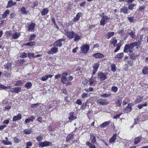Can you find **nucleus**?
<instances>
[{"instance_id": "bb28decb", "label": "nucleus", "mask_w": 148, "mask_h": 148, "mask_svg": "<svg viewBox=\"0 0 148 148\" xmlns=\"http://www.w3.org/2000/svg\"><path fill=\"white\" fill-rule=\"evenodd\" d=\"M123 53H118L115 56V58H119V59H121L123 56Z\"/></svg>"}, {"instance_id": "a19ab883", "label": "nucleus", "mask_w": 148, "mask_h": 148, "mask_svg": "<svg viewBox=\"0 0 148 148\" xmlns=\"http://www.w3.org/2000/svg\"><path fill=\"white\" fill-rule=\"evenodd\" d=\"M73 137V135L70 134L68 135L66 138V141H69L72 139Z\"/></svg>"}, {"instance_id": "052dcab7", "label": "nucleus", "mask_w": 148, "mask_h": 148, "mask_svg": "<svg viewBox=\"0 0 148 148\" xmlns=\"http://www.w3.org/2000/svg\"><path fill=\"white\" fill-rule=\"evenodd\" d=\"M122 103V101L121 100H118L116 103V106L118 107H120Z\"/></svg>"}, {"instance_id": "680f3d73", "label": "nucleus", "mask_w": 148, "mask_h": 148, "mask_svg": "<svg viewBox=\"0 0 148 148\" xmlns=\"http://www.w3.org/2000/svg\"><path fill=\"white\" fill-rule=\"evenodd\" d=\"M105 22V21L102 19L100 21V25L104 26L106 23Z\"/></svg>"}, {"instance_id": "37998d69", "label": "nucleus", "mask_w": 148, "mask_h": 148, "mask_svg": "<svg viewBox=\"0 0 148 148\" xmlns=\"http://www.w3.org/2000/svg\"><path fill=\"white\" fill-rule=\"evenodd\" d=\"M10 14V11L9 10H7L4 12V14H2L4 18H5Z\"/></svg>"}, {"instance_id": "72a5a7b5", "label": "nucleus", "mask_w": 148, "mask_h": 148, "mask_svg": "<svg viewBox=\"0 0 148 148\" xmlns=\"http://www.w3.org/2000/svg\"><path fill=\"white\" fill-rule=\"evenodd\" d=\"M11 66L12 64L10 63H8L4 65L5 68L7 69H9L11 67Z\"/></svg>"}, {"instance_id": "2eb2a0df", "label": "nucleus", "mask_w": 148, "mask_h": 148, "mask_svg": "<svg viewBox=\"0 0 148 148\" xmlns=\"http://www.w3.org/2000/svg\"><path fill=\"white\" fill-rule=\"evenodd\" d=\"M93 56L95 58H104V56L100 53H97L93 54Z\"/></svg>"}, {"instance_id": "412c9836", "label": "nucleus", "mask_w": 148, "mask_h": 148, "mask_svg": "<svg viewBox=\"0 0 148 148\" xmlns=\"http://www.w3.org/2000/svg\"><path fill=\"white\" fill-rule=\"evenodd\" d=\"M116 134H114L112 137L109 140V143H113L116 139Z\"/></svg>"}, {"instance_id": "e2e57ef3", "label": "nucleus", "mask_w": 148, "mask_h": 148, "mask_svg": "<svg viewBox=\"0 0 148 148\" xmlns=\"http://www.w3.org/2000/svg\"><path fill=\"white\" fill-rule=\"evenodd\" d=\"M48 79V77L47 75H46L45 76H43L41 79L42 81H44L47 80Z\"/></svg>"}, {"instance_id": "f3484780", "label": "nucleus", "mask_w": 148, "mask_h": 148, "mask_svg": "<svg viewBox=\"0 0 148 148\" xmlns=\"http://www.w3.org/2000/svg\"><path fill=\"white\" fill-rule=\"evenodd\" d=\"M36 25L34 23H32L28 25V31H32L34 29Z\"/></svg>"}, {"instance_id": "5701e85b", "label": "nucleus", "mask_w": 148, "mask_h": 148, "mask_svg": "<svg viewBox=\"0 0 148 148\" xmlns=\"http://www.w3.org/2000/svg\"><path fill=\"white\" fill-rule=\"evenodd\" d=\"M114 32H109L107 33L106 36V37L107 39H109L114 35Z\"/></svg>"}, {"instance_id": "4c0bfd02", "label": "nucleus", "mask_w": 148, "mask_h": 148, "mask_svg": "<svg viewBox=\"0 0 148 148\" xmlns=\"http://www.w3.org/2000/svg\"><path fill=\"white\" fill-rule=\"evenodd\" d=\"M14 92L18 93L21 91V88L20 87H16L14 88Z\"/></svg>"}, {"instance_id": "393cba45", "label": "nucleus", "mask_w": 148, "mask_h": 148, "mask_svg": "<svg viewBox=\"0 0 148 148\" xmlns=\"http://www.w3.org/2000/svg\"><path fill=\"white\" fill-rule=\"evenodd\" d=\"M74 112H71L70 113V116L69 118V120L72 121L76 118V116H74L73 115Z\"/></svg>"}, {"instance_id": "4be33fe9", "label": "nucleus", "mask_w": 148, "mask_h": 148, "mask_svg": "<svg viewBox=\"0 0 148 148\" xmlns=\"http://www.w3.org/2000/svg\"><path fill=\"white\" fill-rule=\"evenodd\" d=\"M142 72L144 75L148 74V67L147 66L144 67L142 69Z\"/></svg>"}, {"instance_id": "09e8293b", "label": "nucleus", "mask_w": 148, "mask_h": 148, "mask_svg": "<svg viewBox=\"0 0 148 148\" xmlns=\"http://www.w3.org/2000/svg\"><path fill=\"white\" fill-rule=\"evenodd\" d=\"M32 86V84L30 82H28L25 85V87H26L27 89L30 88Z\"/></svg>"}, {"instance_id": "b1692460", "label": "nucleus", "mask_w": 148, "mask_h": 148, "mask_svg": "<svg viewBox=\"0 0 148 148\" xmlns=\"http://www.w3.org/2000/svg\"><path fill=\"white\" fill-rule=\"evenodd\" d=\"M141 136H139L136 137L134 141V143L135 144H137L139 143L141 140Z\"/></svg>"}, {"instance_id": "79ce46f5", "label": "nucleus", "mask_w": 148, "mask_h": 148, "mask_svg": "<svg viewBox=\"0 0 148 148\" xmlns=\"http://www.w3.org/2000/svg\"><path fill=\"white\" fill-rule=\"evenodd\" d=\"M111 93L109 94H103L101 95L100 96L101 97H104V98H108L111 95Z\"/></svg>"}, {"instance_id": "e433bc0d", "label": "nucleus", "mask_w": 148, "mask_h": 148, "mask_svg": "<svg viewBox=\"0 0 148 148\" xmlns=\"http://www.w3.org/2000/svg\"><path fill=\"white\" fill-rule=\"evenodd\" d=\"M86 144L90 148H96V147L95 145L90 143L89 141L86 142Z\"/></svg>"}, {"instance_id": "dca6fc26", "label": "nucleus", "mask_w": 148, "mask_h": 148, "mask_svg": "<svg viewBox=\"0 0 148 148\" xmlns=\"http://www.w3.org/2000/svg\"><path fill=\"white\" fill-rule=\"evenodd\" d=\"M16 4V2H13L12 0H10L8 2L6 8H10L12 6L15 5Z\"/></svg>"}, {"instance_id": "6e6d98bb", "label": "nucleus", "mask_w": 148, "mask_h": 148, "mask_svg": "<svg viewBox=\"0 0 148 148\" xmlns=\"http://www.w3.org/2000/svg\"><path fill=\"white\" fill-rule=\"evenodd\" d=\"M121 11L124 13H126L127 12L128 10L126 7H124L121 9Z\"/></svg>"}, {"instance_id": "2f4dec72", "label": "nucleus", "mask_w": 148, "mask_h": 148, "mask_svg": "<svg viewBox=\"0 0 148 148\" xmlns=\"http://www.w3.org/2000/svg\"><path fill=\"white\" fill-rule=\"evenodd\" d=\"M130 52V49L128 44L126 45L124 47V52L125 53H127Z\"/></svg>"}, {"instance_id": "bf43d9fd", "label": "nucleus", "mask_w": 148, "mask_h": 148, "mask_svg": "<svg viewBox=\"0 0 148 148\" xmlns=\"http://www.w3.org/2000/svg\"><path fill=\"white\" fill-rule=\"evenodd\" d=\"M43 138V137L41 136L40 135L37 136L36 138V139L39 141H40L42 140Z\"/></svg>"}, {"instance_id": "f257e3e1", "label": "nucleus", "mask_w": 148, "mask_h": 148, "mask_svg": "<svg viewBox=\"0 0 148 148\" xmlns=\"http://www.w3.org/2000/svg\"><path fill=\"white\" fill-rule=\"evenodd\" d=\"M68 75V73H63L62 74V77L61 78V82L63 83H66V82L72 80L73 79V77L71 76H69L67 78L66 76Z\"/></svg>"}, {"instance_id": "5fc2aeb1", "label": "nucleus", "mask_w": 148, "mask_h": 148, "mask_svg": "<svg viewBox=\"0 0 148 148\" xmlns=\"http://www.w3.org/2000/svg\"><path fill=\"white\" fill-rule=\"evenodd\" d=\"M36 35L34 34H33L30 36L29 40H34L36 38Z\"/></svg>"}, {"instance_id": "a18cd8bd", "label": "nucleus", "mask_w": 148, "mask_h": 148, "mask_svg": "<svg viewBox=\"0 0 148 148\" xmlns=\"http://www.w3.org/2000/svg\"><path fill=\"white\" fill-rule=\"evenodd\" d=\"M111 71L113 72H114L116 71V67L114 64H112L111 66Z\"/></svg>"}, {"instance_id": "cd10ccee", "label": "nucleus", "mask_w": 148, "mask_h": 148, "mask_svg": "<svg viewBox=\"0 0 148 148\" xmlns=\"http://www.w3.org/2000/svg\"><path fill=\"white\" fill-rule=\"evenodd\" d=\"M74 36L75 38L74 40L75 42L78 41L81 38V36L76 33L75 34Z\"/></svg>"}, {"instance_id": "ea45409f", "label": "nucleus", "mask_w": 148, "mask_h": 148, "mask_svg": "<svg viewBox=\"0 0 148 148\" xmlns=\"http://www.w3.org/2000/svg\"><path fill=\"white\" fill-rule=\"evenodd\" d=\"M129 46V48L130 49V53L132 52L133 50V48L134 47L133 43H132L130 45L128 44Z\"/></svg>"}, {"instance_id": "7ed1b4c3", "label": "nucleus", "mask_w": 148, "mask_h": 148, "mask_svg": "<svg viewBox=\"0 0 148 148\" xmlns=\"http://www.w3.org/2000/svg\"><path fill=\"white\" fill-rule=\"evenodd\" d=\"M51 142L47 141L41 142L39 143V147H41L49 146L51 145Z\"/></svg>"}, {"instance_id": "69168bd1", "label": "nucleus", "mask_w": 148, "mask_h": 148, "mask_svg": "<svg viewBox=\"0 0 148 148\" xmlns=\"http://www.w3.org/2000/svg\"><path fill=\"white\" fill-rule=\"evenodd\" d=\"M102 19L106 21L110 19V17L107 16L105 15L103 17V18Z\"/></svg>"}, {"instance_id": "9d476101", "label": "nucleus", "mask_w": 148, "mask_h": 148, "mask_svg": "<svg viewBox=\"0 0 148 148\" xmlns=\"http://www.w3.org/2000/svg\"><path fill=\"white\" fill-rule=\"evenodd\" d=\"M82 13L81 12L78 13L76 15V16L73 19V22H76L78 21L80 17L82 15Z\"/></svg>"}, {"instance_id": "774afa93", "label": "nucleus", "mask_w": 148, "mask_h": 148, "mask_svg": "<svg viewBox=\"0 0 148 148\" xmlns=\"http://www.w3.org/2000/svg\"><path fill=\"white\" fill-rule=\"evenodd\" d=\"M145 8V5L140 6L139 8V10L140 11H141L142 10H144Z\"/></svg>"}, {"instance_id": "603ef678", "label": "nucleus", "mask_w": 148, "mask_h": 148, "mask_svg": "<svg viewBox=\"0 0 148 148\" xmlns=\"http://www.w3.org/2000/svg\"><path fill=\"white\" fill-rule=\"evenodd\" d=\"M22 83H23L22 81L21 80H19L17 81L14 85L16 86H19L21 85Z\"/></svg>"}, {"instance_id": "13d9d810", "label": "nucleus", "mask_w": 148, "mask_h": 148, "mask_svg": "<svg viewBox=\"0 0 148 148\" xmlns=\"http://www.w3.org/2000/svg\"><path fill=\"white\" fill-rule=\"evenodd\" d=\"M111 90L112 91L116 92L118 90V88L116 86H112L111 88Z\"/></svg>"}, {"instance_id": "39448f33", "label": "nucleus", "mask_w": 148, "mask_h": 148, "mask_svg": "<svg viewBox=\"0 0 148 148\" xmlns=\"http://www.w3.org/2000/svg\"><path fill=\"white\" fill-rule=\"evenodd\" d=\"M97 103L102 105H106L108 103L106 99H100L97 100Z\"/></svg>"}, {"instance_id": "f8f14e48", "label": "nucleus", "mask_w": 148, "mask_h": 148, "mask_svg": "<svg viewBox=\"0 0 148 148\" xmlns=\"http://www.w3.org/2000/svg\"><path fill=\"white\" fill-rule=\"evenodd\" d=\"M35 119V117L34 116H31L30 117V118L27 119L25 121V123L26 124L27 123H29L31 121L33 122Z\"/></svg>"}, {"instance_id": "423d86ee", "label": "nucleus", "mask_w": 148, "mask_h": 148, "mask_svg": "<svg viewBox=\"0 0 148 148\" xmlns=\"http://www.w3.org/2000/svg\"><path fill=\"white\" fill-rule=\"evenodd\" d=\"M99 66V64L98 62L93 64L92 68L93 69L92 76L94 75L97 71V70Z\"/></svg>"}, {"instance_id": "0e129e2a", "label": "nucleus", "mask_w": 148, "mask_h": 148, "mask_svg": "<svg viewBox=\"0 0 148 148\" xmlns=\"http://www.w3.org/2000/svg\"><path fill=\"white\" fill-rule=\"evenodd\" d=\"M86 107V103L84 102L83 103V104L81 107V109H84Z\"/></svg>"}, {"instance_id": "6ab92c4d", "label": "nucleus", "mask_w": 148, "mask_h": 148, "mask_svg": "<svg viewBox=\"0 0 148 148\" xmlns=\"http://www.w3.org/2000/svg\"><path fill=\"white\" fill-rule=\"evenodd\" d=\"M10 35L12 36L11 37L12 38L14 39H16L20 36V34L18 33H15L13 35L11 33L10 34Z\"/></svg>"}, {"instance_id": "4d7b16f0", "label": "nucleus", "mask_w": 148, "mask_h": 148, "mask_svg": "<svg viewBox=\"0 0 148 148\" xmlns=\"http://www.w3.org/2000/svg\"><path fill=\"white\" fill-rule=\"evenodd\" d=\"M135 6V5L132 4L129 5L128 8L129 10H132Z\"/></svg>"}, {"instance_id": "c9c22d12", "label": "nucleus", "mask_w": 148, "mask_h": 148, "mask_svg": "<svg viewBox=\"0 0 148 148\" xmlns=\"http://www.w3.org/2000/svg\"><path fill=\"white\" fill-rule=\"evenodd\" d=\"M138 55H136L134 53H130V56L131 58L132 59H134L136 58V57L138 56Z\"/></svg>"}, {"instance_id": "a878e982", "label": "nucleus", "mask_w": 148, "mask_h": 148, "mask_svg": "<svg viewBox=\"0 0 148 148\" xmlns=\"http://www.w3.org/2000/svg\"><path fill=\"white\" fill-rule=\"evenodd\" d=\"M62 45V43L58 40H57L53 44V45L55 47H61Z\"/></svg>"}, {"instance_id": "58836bf2", "label": "nucleus", "mask_w": 148, "mask_h": 148, "mask_svg": "<svg viewBox=\"0 0 148 148\" xmlns=\"http://www.w3.org/2000/svg\"><path fill=\"white\" fill-rule=\"evenodd\" d=\"M90 139L91 142L93 143H95L96 142V138L93 135H90Z\"/></svg>"}, {"instance_id": "3c124183", "label": "nucleus", "mask_w": 148, "mask_h": 148, "mask_svg": "<svg viewBox=\"0 0 148 148\" xmlns=\"http://www.w3.org/2000/svg\"><path fill=\"white\" fill-rule=\"evenodd\" d=\"M13 140L14 142L15 143H18L20 142L21 141L20 139H19L18 138L16 137H14L13 138Z\"/></svg>"}, {"instance_id": "20e7f679", "label": "nucleus", "mask_w": 148, "mask_h": 148, "mask_svg": "<svg viewBox=\"0 0 148 148\" xmlns=\"http://www.w3.org/2000/svg\"><path fill=\"white\" fill-rule=\"evenodd\" d=\"M97 76L101 80H104L107 78L106 75L101 72H98Z\"/></svg>"}, {"instance_id": "473e14b6", "label": "nucleus", "mask_w": 148, "mask_h": 148, "mask_svg": "<svg viewBox=\"0 0 148 148\" xmlns=\"http://www.w3.org/2000/svg\"><path fill=\"white\" fill-rule=\"evenodd\" d=\"M117 40L116 39L115 37H113L110 40V42L111 44H116L117 42Z\"/></svg>"}, {"instance_id": "8fccbe9b", "label": "nucleus", "mask_w": 148, "mask_h": 148, "mask_svg": "<svg viewBox=\"0 0 148 148\" xmlns=\"http://www.w3.org/2000/svg\"><path fill=\"white\" fill-rule=\"evenodd\" d=\"M95 78L92 76L90 79V85H92L95 81Z\"/></svg>"}, {"instance_id": "ddd939ff", "label": "nucleus", "mask_w": 148, "mask_h": 148, "mask_svg": "<svg viewBox=\"0 0 148 148\" xmlns=\"http://www.w3.org/2000/svg\"><path fill=\"white\" fill-rule=\"evenodd\" d=\"M143 96H138L135 100L134 103H138L142 101Z\"/></svg>"}, {"instance_id": "f03ea898", "label": "nucleus", "mask_w": 148, "mask_h": 148, "mask_svg": "<svg viewBox=\"0 0 148 148\" xmlns=\"http://www.w3.org/2000/svg\"><path fill=\"white\" fill-rule=\"evenodd\" d=\"M64 33L69 39H73L75 34L73 31L69 32L66 29L64 30Z\"/></svg>"}, {"instance_id": "7c9ffc66", "label": "nucleus", "mask_w": 148, "mask_h": 148, "mask_svg": "<svg viewBox=\"0 0 148 148\" xmlns=\"http://www.w3.org/2000/svg\"><path fill=\"white\" fill-rule=\"evenodd\" d=\"M132 104V103H128L127 106L124 109V110L129 112L131 111L132 110V108L131 107L130 105Z\"/></svg>"}, {"instance_id": "338daca9", "label": "nucleus", "mask_w": 148, "mask_h": 148, "mask_svg": "<svg viewBox=\"0 0 148 148\" xmlns=\"http://www.w3.org/2000/svg\"><path fill=\"white\" fill-rule=\"evenodd\" d=\"M127 62L128 64H129L130 66H132L133 65V61L129 60L127 61Z\"/></svg>"}, {"instance_id": "a211bd4d", "label": "nucleus", "mask_w": 148, "mask_h": 148, "mask_svg": "<svg viewBox=\"0 0 148 148\" xmlns=\"http://www.w3.org/2000/svg\"><path fill=\"white\" fill-rule=\"evenodd\" d=\"M33 131L32 129H25L23 131L24 133L26 134H29L32 133L33 132Z\"/></svg>"}, {"instance_id": "1a4fd4ad", "label": "nucleus", "mask_w": 148, "mask_h": 148, "mask_svg": "<svg viewBox=\"0 0 148 148\" xmlns=\"http://www.w3.org/2000/svg\"><path fill=\"white\" fill-rule=\"evenodd\" d=\"M89 49V46L87 45H84L81 47V50L82 52L85 53H87Z\"/></svg>"}, {"instance_id": "c03bdc74", "label": "nucleus", "mask_w": 148, "mask_h": 148, "mask_svg": "<svg viewBox=\"0 0 148 148\" xmlns=\"http://www.w3.org/2000/svg\"><path fill=\"white\" fill-rule=\"evenodd\" d=\"M121 44L120 43H119L117 45V47L116 48V49L114 50V53H116L118 51V50H119L120 48L121 47Z\"/></svg>"}, {"instance_id": "c85d7f7f", "label": "nucleus", "mask_w": 148, "mask_h": 148, "mask_svg": "<svg viewBox=\"0 0 148 148\" xmlns=\"http://www.w3.org/2000/svg\"><path fill=\"white\" fill-rule=\"evenodd\" d=\"M49 12V10L47 8H45L42 10L41 12V14L42 15H46Z\"/></svg>"}, {"instance_id": "9b49d317", "label": "nucleus", "mask_w": 148, "mask_h": 148, "mask_svg": "<svg viewBox=\"0 0 148 148\" xmlns=\"http://www.w3.org/2000/svg\"><path fill=\"white\" fill-rule=\"evenodd\" d=\"M126 34L129 35L132 38H135L136 37L135 33L132 30H130L127 32Z\"/></svg>"}, {"instance_id": "f704fd0d", "label": "nucleus", "mask_w": 148, "mask_h": 148, "mask_svg": "<svg viewBox=\"0 0 148 148\" xmlns=\"http://www.w3.org/2000/svg\"><path fill=\"white\" fill-rule=\"evenodd\" d=\"M21 12L23 14H26L27 12L26 11L25 8L24 7H22L20 9Z\"/></svg>"}, {"instance_id": "aec40b11", "label": "nucleus", "mask_w": 148, "mask_h": 148, "mask_svg": "<svg viewBox=\"0 0 148 148\" xmlns=\"http://www.w3.org/2000/svg\"><path fill=\"white\" fill-rule=\"evenodd\" d=\"M110 121L105 122L100 125L101 128H104L110 124Z\"/></svg>"}, {"instance_id": "864d4df0", "label": "nucleus", "mask_w": 148, "mask_h": 148, "mask_svg": "<svg viewBox=\"0 0 148 148\" xmlns=\"http://www.w3.org/2000/svg\"><path fill=\"white\" fill-rule=\"evenodd\" d=\"M28 57L29 58H35V55H34V53H28Z\"/></svg>"}, {"instance_id": "c756f323", "label": "nucleus", "mask_w": 148, "mask_h": 148, "mask_svg": "<svg viewBox=\"0 0 148 148\" xmlns=\"http://www.w3.org/2000/svg\"><path fill=\"white\" fill-rule=\"evenodd\" d=\"M147 106V103L145 102L144 103L142 104L140 103L138 105V107L139 109H141L143 107H146Z\"/></svg>"}, {"instance_id": "4468645a", "label": "nucleus", "mask_w": 148, "mask_h": 148, "mask_svg": "<svg viewBox=\"0 0 148 148\" xmlns=\"http://www.w3.org/2000/svg\"><path fill=\"white\" fill-rule=\"evenodd\" d=\"M22 117V115L21 114L19 113L17 115L14 116L13 118L12 121L15 122L17 120H20Z\"/></svg>"}, {"instance_id": "de8ad7c7", "label": "nucleus", "mask_w": 148, "mask_h": 148, "mask_svg": "<svg viewBox=\"0 0 148 148\" xmlns=\"http://www.w3.org/2000/svg\"><path fill=\"white\" fill-rule=\"evenodd\" d=\"M27 56V53L25 52L21 53L20 57L21 58H25Z\"/></svg>"}, {"instance_id": "0eeeda50", "label": "nucleus", "mask_w": 148, "mask_h": 148, "mask_svg": "<svg viewBox=\"0 0 148 148\" xmlns=\"http://www.w3.org/2000/svg\"><path fill=\"white\" fill-rule=\"evenodd\" d=\"M142 38L140 36V39L138 40L137 42H133V44L134 47H136V49H138L140 47L141 45V42L142 41Z\"/></svg>"}, {"instance_id": "49530a36", "label": "nucleus", "mask_w": 148, "mask_h": 148, "mask_svg": "<svg viewBox=\"0 0 148 148\" xmlns=\"http://www.w3.org/2000/svg\"><path fill=\"white\" fill-rule=\"evenodd\" d=\"M2 143L5 145H11L12 143L11 141H7L6 140H3L2 141Z\"/></svg>"}, {"instance_id": "6e6552de", "label": "nucleus", "mask_w": 148, "mask_h": 148, "mask_svg": "<svg viewBox=\"0 0 148 148\" xmlns=\"http://www.w3.org/2000/svg\"><path fill=\"white\" fill-rule=\"evenodd\" d=\"M58 51V48L55 46L51 49L49 51L47 52V53L49 54H53L57 53Z\"/></svg>"}]
</instances>
